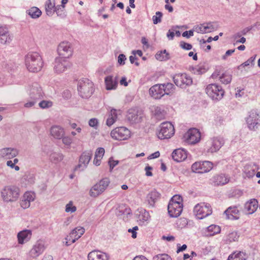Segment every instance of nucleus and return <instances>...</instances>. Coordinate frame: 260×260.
<instances>
[{
	"mask_svg": "<svg viewBox=\"0 0 260 260\" xmlns=\"http://www.w3.org/2000/svg\"><path fill=\"white\" fill-rule=\"evenodd\" d=\"M25 63L27 70L34 73L40 71L44 64L42 56L36 52L28 53L25 57Z\"/></svg>",
	"mask_w": 260,
	"mask_h": 260,
	"instance_id": "obj_1",
	"label": "nucleus"
},
{
	"mask_svg": "<svg viewBox=\"0 0 260 260\" xmlns=\"http://www.w3.org/2000/svg\"><path fill=\"white\" fill-rule=\"evenodd\" d=\"M78 91L81 97L88 99L93 93V83L87 78L81 79L78 83Z\"/></svg>",
	"mask_w": 260,
	"mask_h": 260,
	"instance_id": "obj_2",
	"label": "nucleus"
},
{
	"mask_svg": "<svg viewBox=\"0 0 260 260\" xmlns=\"http://www.w3.org/2000/svg\"><path fill=\"white\" fill-rule=\"evenodd\" d=\"M19 189L15 186H6L1 191L3 200L6 202L17 200L20 195Z\"/></svg>",
	"mask_w": 260,
	"mask_h": 260,
	"instance_id": "obj_3",
	"label": "nucleus"
},
{
	"mask_svg": "<svg viewBox=\"0 0 260 260\" xmlns=\"http://www.w3.org/2000/svg\"><path fill=\"white\" fill-rule=\"evenodd\" d=\"M206 93L213 100L219 101L224 95V91L221 86L216 84H210L206 88Z\"/></svg>",
	"mask_w": 260,
	"mask_h": 260,
	"instance_id": "obj_4",
	"label": "nucleus"
},
{
	"mask_svg": "<svg viewBox=\"0 0 260 260\" xmlns=\"http://www.w3.org/2000/svg\"><path fill=\"white\" fill-rule=\"evenodd\" d=\"M193 212L198 219H202L211 215L212 210L209 204L201 203L195 206Z\"/></svg>",
	"mask_w": 260,
	"mask_h": 260,
	"instance_id": "obj_5",
	"label": "nucleus"
},
{
	"mask_svg": "<svg viewBox=\"0 0 260 260\" xmlns=\"http://www.w3.org/2000/svg\"><path fill=\"white\" fill-rule=\"evenodd\" d=\"M109 183L110 180L108 178L101 180L91 188L89 191L90 196L91 197H97L106 190Z\"/></svg>",
	"mask_w": 260,
	"mask_h": 260,
	"instance_id": "obj_6",
	"label": "nucleus"
},
{
	"mask_svg": "<svg viewBox=\"0 0 260 260\" xmlns=\"http://www.w3.org/2000/svg\"><path fill=\"white\" fill-rule=\"evenodd\" d=\"M175 133L174 125L170 122H165L161 124L158 137L160 139H169Z\"/></svg>",
	"mask_w": 260,
	"mask_h": 260,
	"instance_id": "obj_7",
	"label": "nucleus"
},
{
	"mask_svg": "<svg viewBox=\"0 0 260 260\" xmlns=\"http://www.w3.org/2000/svg\"><path fill=\"white\" fill-rule=\"evenodd\" d=\"M260 114L256 110H252L248 113L246 118V122L248 127L250 130L256 129L259 125Z\"/></svg>",
	"mask_w": 260,
	"mask_h": 260,
	"instance_id": "obj_8",
	"label": "nucleus"
},
{
	"mask_svg": "<svg viewBox=\"0 0 260 260\" xmlns=\"http://www.w3.org/2000/svg\"><path fill=\"white\" fill-rule=\"evenodd\" d=\"M71 63L68 59L61 57H57L53 62V69L55 73L60 74L70 68Z\"/></svg>",
	"mask_w": 260,
	"mask_h": 260,
	"instance_id": "obj_9",
	"label": "nucleus"
},
{
	"mask_svg": "<svg viewBox=\"0 0 260 260\" xmlns=\"http://www.w3.org/2000/svg\"><path fill=\"white\" fill-rule=\"evenodd\" d=\"M174 83L178 87L185 88L192 84V79L186 73L176 74L173 76Z\"/></svg>",
	"mask_w": 260,
	"mask_h": 260,
	"instance_id": "obj_10",
	"label": "nucleus"
},
{
	"mask_svg": "<svg viewBox=\"0 0 260 260\" xmlns=\"http://www.w3.org/2000/svg\"><path fill=\"white\" fill-rule=\"evenodd\" d=\"M30 100L38 101L43 98L44 93L40 85L38 83H34L29 87L28 91Z\"/></svg>",
	"mask_w": 260,
	"mask_h": 260,
	"instance_id": "obj_11",
	"label": "nucleus"
},
{
	"mask_svg": "<svg viewBox=\"0 0 260 260\" xmlns=\"http://www.w3.org/2000/svg\"><path fill=\"white\" fill-rule=\"evenodd\" d=\"M111 136L117 140H125L129 137L130 131L125 127H119L111 131Z\"/></svg>",
	"mask_w": 260,
	"mask_h": 260,
	"instance_id": "obj_12",
	"label": "nucleus"
},
{
	"mask_svg": "<svg viewBox=\"0 0 260 260\" xmlns=\"http://www.w3.org/2000/svg\"><path fill=\"white\" fill-rule=\"evenodd\" d=\"M57 52L58 57L68 59L73 53V49L71 43L69 42L60 43L57 48Z\"/></svg>",
	"mask_w": 260,
	"mask_h": 260,
	"instance_id": "obj_13",
	"label": "nucleus"
},
{
	"mask_svg": "<svg viewBox=\"0 0 260 260\" xmlns=\"http://www.w3.org/2000/svg\"><path fill=\"white\" fill-rule=\"evenodd\" d=\"M185 141L189 144H194L201 139L199 131L195 128L189 129L184 135Z\"/></svg>",
	"mask_w": 260,
	"mask_h": 260,
	"instance_id": "obj_14",
	"label": "nucleus"
},
{
	"mask_svg": "<svg viewBox=\"0 0 260 260\" xmlns=\"http://www.w3.org/2000/svg\"><path fill=\"white\" fill-rule=\"evenodd\" d=\"M126 117L131 123H137L141 121L143 113L138 108H131L128 110Z\"/></svg>",
	"mask_w": 260,
	"mask_h": 260,
	"instance_id": "obj_15",
	"label": "nucleus"
},
{
	"mask_svg": "<svg viewBox=\"0 0 260 260\" xmlns=\"http://www.w3.org/2000/svg\"><path fill=\"white\" fill-rule=\"evenodd\" d=\"M183 210V204L169 203L168 206V213L171 217H177Z\"/></svg>",
	"mask_w": 260,
	"mask_h": 260,
	"instance_id": "obj_16",
	"label": "nucleus"
},
{
	"mask_svg": "<svg viewBox=\"0 0 260 260\" xmlns=\"http://www.w3.org/2000/svg\"><path fill=\"white\" fill-rule=\"evenodd\" d=\"M45 250L44 243L42 241H38L29 251V255L33 258H36L41 254Z\"/></svg>",
	"mask_w": 260,
	"mask_h": 260,
	"instance_id": "obj_17",
	"label": "nucleus"
},
{
	"mask_svg": "<svg viewBox=\"0 0 260 260\" xmlns=\"http://www.w3.org/2000/svg\"><path fill=\"white\" fill-rule=\"evenodd\" d=\"M150 95L155 99H160L165 94V90L161 84H155L149 89Z\"/></svg>",
	"mask_w": 260,
	"mask_h": 260,
	"instance_id": "obj_18",
	"label": "nucleus"
},
{
	"mask_svg": "<svg viewBox=\"0 0 260 260\" xmlns=\"http://www.w3.org/2000/svg\"><path fill=\"white\" fill-rule=\"evenodd\" d=\"M19 151L14 148L6 147L0 150V155L5 159H10L18 155Z\"/></svg>",
	"mask_w": 260,
	"mask_h": 260,
	"instance_id": "obj_19",
	"label": "nucleus"
},
{
	"mask_svg": "<svg viewBox=\"0 0 260 260\" xmlns=\"http://www.w3.org/2000/svg\"><path fill=\"white\" fill-rule=\"evenodd\" d=\"M35 194L31 192H26L23 196L20 201V204L23 209H27L29 207L30 202L34 201Z\"/></svg>",
	"mask_w": 260,
	"mask_h": 260,
	"instance_id": "obj_20",
	"label": "nucleus"
},
{
	"mask_svg": "<svg viewBox=\"0 0 260 260\" xmlns=\"http://www.w3.org/2000/svg\"><path fill=\"white\" fill-rule=\"evenodd\" d=\"M172 157L173 160L176 162L183 161L187 157V151L182 148L175 149L172 153Z\"/></svg>",
	"mask_w": 260,
	"mask_h": 260,
	"instance_id": "obj_21",
	"label": "nucleus"
},
{
	"mask_svg": "<svg viewBox=\"0 0 260 260\" xmlns=\"http://www.w3.org/2000/svg\"><path fill=\"white\" fill-rule=\"evenodd\" d=\"M258 207L257 201L255 199H253L245 204L244 210L246 214H251L256 210Z\"/></svg>",
	"mask_w": 260,
	"mask_h": 260,
	"instance_id": "obj_22",
	"label": "nucleus"
},
{
	"mask_svg": "<svg viewBox=\"0 0 260 260\" xmlns=\"http://www.w3.org/2000/svg\"><path fill=\"white\" fill-rule=\"evenodd\" d=\"M11 36L7 27L0 26V43L7 44L10 43L12 40Z\"/></svg>",
	"mask_w": 260,
	"mask_h": 260,
	"instance_id": "obj_23",
	"label": "nucleus"
},
{
	"mask_svg": "<svg viewBox=\"0 0 260 260\" xmlns=\"http://www.w3.org/2000/svg\"><path fill=\"white\" fill-rule=\"evenodd\" d=\"M105 83L107 90H114L118 85V78L111 75L108 76L105 78Z\"/></svg>",
	"mask_w": 260,
	"mask_h": 260,
	"instance_id": "obj_24",
	"label": "nucleus"
},
{
	"mask_svg": "<svg viewBox=\"0 0 260 260\" xmlns=\"http://www.w3.org/2000/svg\"><path fill=\"white\" fill-rule=\"evenodd\" d=\"M88 260H108L109 256L105 253L98 250H93L88 254Z\"/></svg>",
	"mask_w": 260,
	"mask_h": 260,
	"instance_id": "obj_25",
	"label": "nucleus"
},
{
	"mask_svg": "<svg viewBox=\"0 0 260 260\" xmlns=\"http://www.w3.org/2000/svg\"><path fill=\"white\" fill-rule=\"evenodd\" d=\"M226 218L229 219H238L239 218V210L236 206L229 207L224 212Z\"/></svg>",
	"mask_w": 260,
	"mask_h": 260,
	"instance_id": "obj_26",
	"label": "nucleus"
},
{
	"mask_svg": "<svg viewBox=\"0 0 260 260\" xmlns=\"http://www.w3.org/2000/svg\"><path fill=\"white\" fill-rule=\"evenodd\" d=\"M31 231L29 230L19 232L17 234L18 243L23 244L28 241L31 238Z\"/></svg>",
	"mask_w": 260,
	"mask_h": 260,
	"instance_id": "obj_27",
	"label": "nucleus"
},
{
	"mask_svg": "<svg viewBox=\"0 0 260 260\" xmlns=\"http://www.w3.org/2000/svg\"><path fill=\"white\" fill-rule=\"evenodd\" d=\"M224 144V140L220 138H214L212 140V144L208 150V152L214 153L217 152Z\"/></svg>",
	"mask_w": 260,
	"mask_h": 260,
	"instance_id": "obj_28",
	"label": "nucleus"
},
{
	"mask_svg": "<svg viewBox=\"0 0 260 260\" xmlns=\"http://www.w3.org/2000/svg\"><path fill=\"white\" fill-rule=\"evenodd\" d=\"M258 169L257 165L254 162L247 164L244 169V173L248 178L252 177L255 175V172Z\"/></svg>",
	"mask_w": 260,
	"mask_h": 260,
	"instance_id": "obj_29",
	"label": "nucleus"
},
{
	"mask_svg": "<svg viewBox=\"0 0 260 260\" xmlns=\"http://www.w3.org/2000/svg\"><path fill=\"white\" fill-rule=\"evenodd\" d=\"M160 193L155 190L150 191L146 197V201L151 207H154L155 202L160 197Z\"/></svg>",
	"mask_w": 260,
	"mask_h": 260,
	"instance_id": "obj_30",
	"label": "nucleus"
},
{
	"mask_svg": "<svg viewBox=\"0 0 260 260\" xmlns=\"http://www.w3.org/2000/svg\"><path fill=\"white\" fill-rule=\"evenodd\" d=\"M50 134L56 139H61L64 135V129L60 126L54 125L50 129Z\"/></svg>",
	"mask_w": 260,
	"mask_h": 260,
	"instance_id": "obj_31",
	"label": "nucleus"
},
{
	"mask_svg": "<svg viewBox=\"0 0 260 260\" xmlns=\"http://www.w3.org/2000/svg\"><path fill=\"white\" fill-rule=\"evenodd\" d=\"M92 155V152L91 150H87L83 152L79 159L80 164L79 165V166L80 167L81 165L83 164L84 167H86L91 159Z\"/></svg>",
	"mask_w": 260,
	"mask_h": 260,
	"instance_id": "obj_32",
	"label": "nucleus"
},
{
	"mask_svg": "<svg viewBox=\"0 0 260 260\" xmlns=\"http://www.w3.org/2000/svg\"><path fill=\"white\" fill-rule=\"evenodd\" d=\"M248 254L243 251H235L231 254L228 260H247Z\"/></svg>",
	"mask_w": 260,
	"mask_h": 260,
	"instance_id": "obj_33",
	"label": "nucleus"
},
{
	"mask_svg": "<svg viewBox=\"0 0 260 260\" xmlns=\"http://www.w3.org/2000/svg\"><path fill=\"white\" fill-rule=\"evenodd\" d=\"M55 0H47L45 2V11L46 14L49 16H51L54 13Z\"/></svg>",
	"mask_w": 260,
	"mask_h": 260,
	"instance_id": "obj_34",
	"label": "nucleus"
},
{
	"mask_svg": "<svg viewBox=\"0 0 260 260\" xmlns=\"http://www.w3.org/2000/svg\"><path fill=\"white\" fill-rule=\"evenodd\" d=\"M85 233V229L82 227H77L75 228L71 232V236L74 237L72 242H75L77 240L80 238L82 235Z\"/></svg>",
	"mask_w": 260,
	"mask_h": 260,
	"instance_id": "obj_35",
	"label": "nucleus"
},
{
	"mask_svg": "<svg viewBox=\"0 0 260 260\" xmlns=\"http://www.w3.org/2000/svg\"><path fill=\"white\" fill-rule=\"evenodd\" d=\"M229 181V179L223 174L218 175L214 177V183L216 185H224Z\"/></svg>",
	"mask_w": 260,
	"mask_h": 260,
	"instance_id": "obj_36",
	"label": "nucleus"
},
{
	"mask_svg": "<svg viewBox=\"0 0 260 260\" xmlns=\"http://www.w3.org/2000/svg\"><path fill=\"white\" fill-rule=\"evenodd\" d=\"M117 118V110L115 109H111L107 120L106 124L108 126L112 125Z\"/></svg>",
	"mask_w": 260,
	"mask_h": 260,
	"instance_id": "obj_37",
	"label": "nucleus"
},
{
	"mask_svg": "<svg viewBox=\"0 0 260 260\" xmlns=\"http://www.w3.org/2000/svg\"><path fill=\"white\" fill-rule=\"evenodd\" d=\"M64 157L61 153L53 152L49 155V160L54 164H57L61 161Z\"/></svg>",
	"mask_w": 260,
	"mask_h": 260,
	"instance_id": "obj_38",
	"label": "nucleus"
},
{
	"mask_svg": "<svg viewBox=\"0 0 260 260\" xmlns=\"http://www.w3.org/2000/svg\"><path fill=\"white\" fill-rule=\"evenodd\" d=\"M26 13L32 18L36 19L39 18L42 14L41 11L37 7H33L26 11Z\"/></svg>",
	"mask_w": 260,
	"mask_h": 260,
	"instance_id": "obj_39",
	"label": "nucleus"
},
{
	"mask_svg": "<svg viewBox=\"0 0 260 260\" xmlns=\"http://www.w3.org/2000/svg\"><path fill=\"white\" fill-rule=\"evenodd\" d=\"M207 232L208 233V234H207V236H212L219 233L220 232V228L218 225L212 224L207 228Z\"/></svg>",
	"mask_w": 260,
	"mask_h": 260,
	"instance_id": "obj_40",
	"label": "nucleus"
},
{
	"mask_svg": "<svg viewBox=\"0 0 260 260\" xmlns=\"http://www.w3.org/2000/svg\"><path fill=\"white\" fill-rule=\"evenodd\" d=\"M155 56L156 59L159 61H166L170 58V54L166 50L158 52Z\"/></svg>",
	"mask_w": 260,
	"mask_h": 260,
	"instance_id": "obj_41",
	"label": "nucleus"
},
{
	"mask_svg": "<svg viewBox=\"0 0 260 260\" xmlns=\"http://www.w3.org/2000/svg\"><path fill=\"white\" fill-rule=\"evenodd\" d=\"M213 168V164L209 161L202 162L201 173L209 172Z\"/></svg>",
	"mask_w": 260,
	"mask_h": 260,
	"instance_id": "obj_42",
	"label": "nucleus"
},
{
	"mask_svg": "<svg viewBox=\"0 0 260 260\" xmlns=\"http://www.w3.org/2000/svg\"><path fill=\"white\" fill-rule=\"evenodd\" d=\"M217 28L218 25L216 22H210L205 23V28L206 29L207 33L216 30Z\"/></svg>",
	"mask_w": 260,
	"mask_h": 260,
	"instance_id": "obj_43",
	"label": "nucleus"
},
{
	"mask_svg": "<svg viewBox=\"0 0 260 260\" xmlns=\"http://www.w3.org/2000/svg\"><path fill=\"white\" fill-rule=\"evenodd\" d=\"M219 80L222 83L228 84L230 83L232 80V75L224 73L219 77Z\"/></svg>",
	"mask_w": 260,
	"mask_h": 260,
	"instance_id": "obj_44",
	"label": "nucleus"
},
{
	"mask_svg": "<svg viewBox=\"0 0 260 260\" xmlns=\"http://www.w3.org/2000/svg\"><path fill=\"white\" fill-rule=\"evenodd\" d=\"M207 69L204 65H199L193 68V71L195 74L201 75L207 71Z\"/></svg>",
	"mask_w": 260,
	"mask_h": 260,
	"instance_id": "obj_45",
	"label": "nucleus"
},
{
	"mask_svg": "<svg viewBox=\"0 0 260 260\" xmlns=\"http://www.w3.org/2000/svg\"><path fill=\"white\" fill-rule=\"evenodd\" d=\"M162 88L165 90V94H169L174 88V85L171 83L161 84Z\"/></svg>",
	"mask_w": 260,
	"mask_h": 260,
	"instance_id": "obj_46",
	"label": "nucleus"
},
{
	"mask_svg": "<svg viewBox=\"0 0 260 260\" xmlns=\"http://www.w3.org/2000/svg\"><path fill=\"white\" fill-rule=\"evenodd\" d=\"M152 260H172V258L167 254H159L153 257Z\"/></svg>",
	"mask_w": 260,
	"mask_h": 260,
	"instance_id": "obj_47",
	"label": "nucleus"
},
{
	"mask_svg": "<svg viewBox=\"0 0 260 260\" xmlns=\"http://www.w3.org/2000/svg\"><path fill=\"white\" fill-rule=\"evenodd\" d=\"M193 30L198 33H207V31L205 28V23L201 24L200 25L194 26Z\"/></svg>",
	"mask_w": 260,
	"mask_h": 260,
	"instance_id": "obj_48",
	"label": "nucleus"
},
{
	"mask_svg": "<svg viewBox=\"0 0 260 260\" xmlns=\"http://www.w3.org/2000/svg\"><path fill=\"white\" fill-rule=\"evenodd\" d=\"M202 162H196L191 166V170L193 172L201 173Z\"/></svg>",
	"mask_w": 260,
	"mask_h": 260,
	"instance_id": "obj_49",
	"label": "nucleus"
},
{
	"mask_svg": "<svg viewBox=\"0 0 260 260\" xmlns=\"http://www.w3.org/2000/svg\"><path fill=\"white\" fill-rule=\"evenodd\" d=\"M156 15L152 17L153 22L154 24L160 23L161 21L162 13L161 12H156Z\"/></svg>",
	"mask_w": 260,
	"mask_h": 260,
	"instance_id": "obj_50",
	"label": "nucleus"
},
{
	"mask_svg": "<svg viewBox=\"0 0 260 260\" xmlns=\"http://www.w3.org/2000/svg\"><path fill=\"white\" fill-rule=\"evenodd\" d=\"M239 236H238L237 233L236 232H232L229 234L228 235L227 240L230 242H232L236 241L238 240Z\"/></svg>",
	"mask_w": 260,
	"mask_h": 260,
	"instance_id": "obj_51",
	"label": "nucleus"
},
{
	"mask_svg": "<svg viewBox=\"0 0 260 260\" xmlns=\"http://www.w3.org/2000/svg\"><path fill=\"white\" fill-rule=\"evenodd\" d=\"M169 203H176L177 204H183L182 199L181 196L179 195L174 196L171 200L170 201Z\"/></svg>",
	"mask_w": 260,
	"mask_h": 260,
	"instance_id": "obj_52",
	"label": "nucleus"
},
{
	"mask_svg": "<svg viewBox=\"0 0 260 260\" xmlns=\"http://www.w3.org/2000/svg\"><path fill=\"white\" fill-rule=\"evenodd\" d=\"M39 106L42 109L48 108L52 106V103L50 101L43 100L39 103Z\"/></svg>",
	"mask_w": 260,
	"mask_h": 260,
	"instance_id": "obj_53",
	"label": "nucleus"
},
{
	"mask_svg": "<svg viewBox=\"0 0 260 260\" xmlns=\"http://www.w3.org/2000/svg\"><path fill=\"white\" fill-rule=\"evenodd\" d=\"M61 139L63 144L66 145L68 148H70L71 144L72 143V139L69 136L64 137V136Z\"/></svg>",
	"mask_w": 260,
	"mask_h": 260,
	"instance_id": "obj_54",
	"label": "nucleus"
},
{
	"mask_svg": "<svg viewBox=\"0 0 260 260\" xmlns=\"http://www.w3.org/2000/svg\"><path fill=\"white\" fill-rule=\"evenodd\" d=\"M76 207L73 205L72 202L70 201L66 206V211L67 212L73 213L76 211Z\"/></svg>",
	"mask_w": 260,
	"mask_h": 260,
	"instance_id": "obj_55",
	"label": "nucleus"
},
{
	"mask_svg": "<svg viewBox=\"0 0 260 260\" xmlns=\"http://www.w3.org/2000/svg\"><path fill=\"white\" fill-rule=\"evenodd\" d=\"M105 153V149L104 148H98L95 152L94 156L99 158H102Z\"/></svg>",
	"mask_w": 260,
	"mask_h": 260,
	"instance_id": "obj_56",
	"label": "nucleus"
},
{
	"mask_svg": "<svg viewBox=\"0 0 260 260\" xmlns=\"http://www.w3.org/2000/svg\"><path fill=\"white\" fill-rule=\"evenodd\" d=\"M255 57H256V55H255L254 56H252V57H250L247 60H246L245 62H244V63L241 64L239 66V67H241V66L246 67V66L250 65V64H253V62L255 59Z\"/></svg>",
	"mask_w": 260,
	"mask_h": 260,
	"instance_id": "obj_57",
	"label": "nucleus"
},
{
	"mask_svg": "<svg viewBox=\"0 0 260 260\" xmlns=\"http://www.w3.org/2000/svg\"><path fill=\"white\" fill-rule=\"evenodd\" d=\"M64 6L61 5H58L56 6H55L54 12H56L58 16L60 15V12H62L64 10Z\"/></svg>",
	"mask_w": 260,
	"mask_h": 260,
	"instance_id": "obj_58",
	"label": "nucleus"
},
{
	"mask_svg": "<svg viewBox=\"0 0 260 260\" xmlns=\"http://www.w3.org/2000/svg\"><path fill=\"white\" fill-rule=\"evenodd\" d=\"M180 46L182 48L187 50H189L192 48V45L190 44L183 41L180 43Z\"/></svg>",
	"mask_w": 260,
	"mask_h": 260,
	"instance_id": "obj_59",
	"label": "nucleus"
},
{
	"mask_svg": "<svg viewBox=\"0 0 260 260\" xmlns=\"http://www.w3.org/2000/svg\"><path fill=\"white\" fill-rule=\"evenodd\" d=\"M126 59L125 55L123 54H120L118 57V62L120 65H124Z\"/></svg>",
	"mask_w": 260,
	"mask_h": 260,
	"instance_id": "obj_60",
	"label": "nucleus"
},
{
	"mask_svg": "<svg viewBox=\"0 0 260 260\" xmlns=\"http://www.w3.org/2000/svg\"><path fill=\"white\" fill-rule=\"evenodd\" d=\"M108 162L110 169L112 170L114 168V167H115L118 164V161L114 160L112 159V157H111L109 158Z\"/></svg>",
	"mask_w": 260,
	"mask_h": 260,
	"instance_id": "obj_61",
	"label": "nucleus"
},
{
	"mask_svg": "<svg viewBox=\"0 0 260 260\" xmlns=\"http://www.w3.org/2000/svg\"><path fill=\"white\" fill-rule=\"evenodd\" d=\"M38 101L36 100H30L29 99V101L26 103L24 104V107L25 108H30L33 107L37 102Z\"/></svg>",
	"mask_w": 260,
	"mask_h": 260,
	"instance_id": "obj_62",
	"label": "nucleus"
},
{
	"mask_svg": "<svg viewBox=\"0 0 260 260\" xmlns=\"http://www.w3.org/2000/svg\"><path fill=\"white\" fill-rule=\"evenodd\" d=\"M193 29L190 30L189 31H185L184 32H183L182 36L183 37L189 38L193 35Z\"/></svg>",
	"mask_w": 260,
	"mask_h": 260,
	"instance_id": "obj_63",
	"label": "nucleus"
},
{
	"mask_svg": "<svg viewBox=\"0 0 260 260\" xmlns=\"http://www.w3.org/2000/svg\"><path fill=\"white\" fill-rule=\"evenodd\" d=\"M88 124L91 127H95L98 125V119L96 118H91L89 120Z\"/></svg>",
	"mask_w": 260,
	"mask_h": 260,
	"instance_id": "obj_64",
	"label": "nucleus"
}]
</instances>
